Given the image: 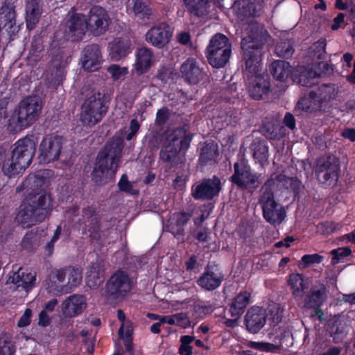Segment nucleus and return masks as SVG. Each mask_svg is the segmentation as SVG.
Wrapping results in <instances>:
<instances>
[{"instance_id": "f257e3e1", "label": "nucleus", "mask_w": 355, "mask_h": 355, "mask_svg": "<svg viewBox=\"0 0 355 355\" xmlns=\"http://www.w3.org/2000/svg\"><path fill=\"white\" fill-rule=\"evenodd\" d=\"M269 36L266 31L258 27H251L247 37L242 38L241 49L245 60L244 76L248 81L250 96L256 100L261 99L267 94L270 88V82L268 75L261 73V62L263 48Z\"/></svg>"}, {"instance_id": "f03ea898", "label": "nucleus", "mask_w": 355, "mask_h": 355, "mask_svg": "<svg viewBox=\"0 0 355 355\" xmlns=\"http://www.w3.org/2000/svg\"><path fill=\"white\" fill-rule=\"evenodd\" d=\"M53 210L51 195L46 191L31 193L21 202L15 221L24 228L43 222Z\"/></svg>"}, {"instance_id": "7ed1b4c3", "label": "nucleus", "mask_w": 355, "mask_h": 355, "mask_svg": "<svg viewBox=\"0 0 355 355\" xmlns=\"http://www.w3.org/2000/svg\"><path fill=\"white\" fill-rule=\"evenodd\" d=\"M123 145L120 142L107 141L98 153L92 171V180L97 185L107 182V176L112 179L118 170Z\"/></svg>"}, {"instance_id": "20e7f679", "label": "nucleus", "mask_w": 355, "mask_h": 355, "mask_svg": "<svg viewBox=\"0 0 355 355\" xmlns=\"http://www.w3.org/2000/svg\"><path fill=\"white\" fill-rule=\"evenodd\" d=\"M42 109V101L37 95L28 96L23 98L10 115L8 128L18 132L33 125L40 117Z\"/></svg>"}, {"instance_id": "39448f33", "label": "nucleus", "mask_w": 355, "mask_h": 355, "mask_svg": "<svg viewBox=\"0 0 355 355\" xmlns=\"http://www.w3.org/2000/svg\"><path fill=\"white\" fill-rule=\"evenodd\" d=\"M275 185L274 179H268L261 187L258 199L263 218L267 223L274 226L280 225L286 216L284 206L275 199Z\"/></svg>"}, {"instance_id": "423d86ee", "label": "nucleus", "mask_w": 355, "mask_h": 355, "mask_svg": "<svg viewBox=\"0 0 355 355\" xmlns=\"http://www.w3.org/2000/svg\"><path fill=\"white\" fill-rule=\"evenodd\" d=\"M107 110L105 94L100 92H93L85 98L81 106L80 121L85 126L94 127L101 121Z\"/></svg>"}, {"instance_id": "0eeeda50", "label": "nucleus", "mask_w": 355, "mask_h": 355, "mask_svg": "<svg viewBox=\"0 0 355 355\" xmlns=\"http://www.w3.org/2000/svg\"><path fill=\"white\" fill-rule=\"evenodd\" d=\"M315 176L319 184L324 189L337 185L340 173V159L332 154H327L316 161Z\"/></svg>"}, {"instance_id": "6e6552de", "label": "nucleus", "mask_w": 355, "mask_h": 355, "mask_svg": "<svg viewBox=\"0 0 355 355\" xmlns=\"http://www.w3.org/2000/svg\"><path fill=\"white\" fill-rule=\"evenodd\" d=\"M232 53V44L227 36L222 33L214 35L205 50L209 64L214 68L224 67Z\"/></svg>"}, {"instance_id": "1a4fd4ad", "label": "nucleus", "mask_w": 355, "mask_h": 355, "mask_svg": "<svg viewBox=\"0 0 355 355\" xmlns=\"http://www.w3.org/2000/svg\"><path fill=\"white\" fill-rule=\"evenodd\" d=\"M233 168V174L229 180L237 188L242 190L256 189L261 184V174L253 172L246 159H241L236 162Z\"/></svg>"}, {"instance_id": "9d476101", "label": "nucleus", "mask_w": 355, "mask_h": 355, "mask_svg": "<svg viewBox=\"0 0 355 355\" xmlns=\"http://www.w3.org/2000/svg\"><path fill=\"white\" fill-rule=\"evenodd\" d=\"M134 286L133 279L127 271L118 268L105 284V293L114 300H123L131 291Z\"/></svg>"}, {"instance_id": "9b49d317", "label": "nucleus", "mask_w": 355, "mask_h": 355, "mask_svg": "<svg viewBox=\"0 0 355 355\" xmlns=\"http://www.w3.org/2000/svg\"><path fill=\"white\" fill-rule=\"evenodd\" d=\"M85 20L87 32L94 37L105 34L111 23L107 11L100 6H93L85 15Z\"/></svg>"}, {"instance_id": "f8f14e48", "label": "nucleus", "mask_w": 355, "mask_h": 355, "mask_svg": "<svg viewBox=\"0 0 355 355\" xmlns=\"http://www.w3.org/2000/svg\"><path fill=\"white\" fill-rule=\"evenodd\" d=\"M101 219L96 205H88L83 209L78 224L83 227V232L89 233V238L93 241H99L101 239Z\"/></svg>"}, {"instance_id": "ddd939ff", "label": "nucleus", "mask_w": 355, "mask_h": 355, "mask_svg": "<svg viewBox=\"0 0 355 355\" xmlns=\"http://www.w3.org/2000/svg\"><path fill=\"white\" fill-rule=\"evenodd\" d=\"M63 142L62 136L54 134L46 135L39 146L40 162L49 164L58 160L61 154Z\"/></svg>"}, {"instance_id": "4468645a", "label": "nucleus", "mask_w": 355, "mask_h": 355, "mask_svg": "<svg viewBox=\"0 0 355 355\" xmlns=\"http://www.w3.org/2000/svg\"><path fill=\"white\" fill-rule=\"evenodd\" d=\"M85 15L76 11L69 12L64 22L65 37L71 42H80L87 31Z\"/></svg>"}, {"instance_id": "2eb2a0df", "label": "nucleus", "mask_w": 355, "mask_h": 355, "mask_svg": "<svg viewBox=\"0 0 355 355\" xmlns=\"http://www.w3.org/2000/svg\"><path fill=\"white\" fill-rule=\"evenodd\" d=\"M225 279V275L220 266L215 261L209 262L203 272L197 279V284L206 291L218 288Z\"/></svg>"}, {"instance_id": "dca6fc26", "label": "nucleus", "mask_w": 355, "mask_h": 355, "mask_svg": "<svg viewBox=\"0 0 355 355\" xmlns=\"http://www.w3.org/2000/svg\"><path fill=\"white\" fill-rule=\"evenodd\" d=\"M222 190L220 179L216 175L203 178L197 185L191 187V196L195 200H211Z\"/></svg>"}, {"instance_id": "f3484780", "label": "nucleus", "mask_w": 355, "mask_h": 355, "mask_svg": "<svg viewBox=\"0 0 355 355\" xmlns=\"http://www.w3.org/2000/svg\"><path fill=\"white\" fill-rule=\"evenodd\" d=\"M36 150V144L33 139L25 137L18 139L13 145L11 156L25 167L32 163Z\"/></svg>"}, {"instance_id": "a211bd4d", "label": "nucleus", "mask_w": 355, "mask_h": 355, "mask_svg": "<svg viewBox=\"0 0 355 355\" xmlns=\"http://www.w3.org/2000/svg\"><path fill=\"white\" fill-rule=\"evenodd\" d=\"M173 35L171 26L162 22L150 28L146 34V40L157 49H162L167 45Z\"/></svg>"}, {"instance_id": "6ab92c4d", "label": "nucleus", "mask_w": 355, "mask_h": 355, "mask_svg": "<svg viewBox=\"0 0 355 355\" xmlns=\"http://www.w3.org/2000/svg\"><path fill=\"white\" fill-rule=\"evenodd\" d=\"M183 80L189 85H197L207 76L206 72L200 67L196 59L188 58L180 67Z\"/></svg>"}, {"instance_id": "aec40b11", "label": "nucleus", "mask_w": 355, "mask_h": 355, "mask_svg": "<svg viewBox=\"0 0 355 355\" xmlns=\"http://www.w3.org/2000/svg\"><path fill=\"white\" fill-rule=\"evenodd\" d=\"M268 313L265 309L254 306L250 307L245 315L244 324L251 334H257L265 326Z\"/></svg>"}, {"instance_id": "412c9836", "label": "nucleus", "mask_w": 355, "mask_h": 355, "mask_svg": "<svg viewBox=\"0 0 355 355\" xmlns=\"http://www.w3.org/2000/svg\"><path fill=\"white\" fill-rule=\"evenodd\" d=\"M65 279L64 270L61 268L51 270L46 280L48 293L54 295L69 293V286H67Z\"/></svg>"}, {"instance_id": "4be33fe9", "label": "nucleus", "mask_w": 355, "mask_h": 355, "mask_svg": "<svg viewBox=\"0 0 355 355\" xmlns=\"http://www.w3.org/2000/svg\"><path fill=\"white\" fill-rule=\"evenodd\" d=\"M101 51L98 44L87 45L82 51V67L89 71L98 70L101 66Z\"/></svg>"}, {"instance_id": "5701e85b", "label": "nucleus", "mask_w": 355, "mask_h": 355, "mask_svg": "<svg viewBox=\"0 0 355 355\" xmlns=\"http://www.w3.org/2000/svg\"><path fill=\"white\" fill-rule=\"evenodd\" d=\"M193 136V134L188 132L185 127H178L168 135L166 143L175 147L184 155L190 147Z\"/></svg>"}, {"instance_id": "b1692460", "label": "nucleus", "mask_w": 355, "mask_h": 355, "mask_svg": "<svg viewBox=\"0 0 355 355\" xmlns=\"http://www.w3.org/2000/svg\"><path fill=\"white\" fill-rule=\"evenodd\" d=\"M327 297L326 286L321 283L315 284L311 286L310 291L304 299V307L308 309L313 307L322 306Z\"/></svg>"}, {"instance_id": "393cba45", "label": "nucleus", "mask_w": 355, "mask_h": 355, "mask_svg": "<svg viewBox=\"0 0 355 355\" xmlns=\"http://www.w3.org/2000/svg\"><path fill=\"white\" fill-rule=\"evenodd\" d=\"M331 98V95L324 94L321 89L318 91H311L308 97L301 98L297 103V107L306 112H311L320 107L323 102Z\"/></svg>"}, {"instance_id": "a878e982", "label": "nucleus", "mask_w": 355, "mask_h": 355, "mask_svg": "<svg viewBox=\"0 0 355 355\" xmlns=\"http://www.w3.org/2000/svg\"><path fill=\"white\" fill-rule=\"evenodd\" d=\"M85 308L86 302L83 295H71L62 304L63 314L69 318L80 314Z\"/></svg>"}, {"instance_id": "bb28decb", "label": "nucleus", "mask_w": 355, "mask_h": 355, "mask_svg": "<svg viewBox=\"0 0 355 355\" xmlns=\"http://www.w3.org/2000/svg\"><path fill=\"white\" fill-rule=\"evenodd\" d=\"M134 64L137 75H143L148 71L153 64V53L150 49L141 47L137 49Z\"/></svg>"}, {"instance_id": "cd10ccee", "label": "nucleus", "mask_w": 355, "mask_h": 355, "mask_svg": "<svg viewBox=\"0 0 355 355\" xmlns=\"http://www.w3.org/2000/svg\"><path fill=\"white\" fill-rule=\"evenodd\" d=\"M132 43L129 38L118 37L110 46L109 56L111 60L117 62L131 52Z\"/></svg>"}, {"instance_id": "c85d7f7f", "label": "nucleus", "mask_w": 355, "mask_h": 355, "mask_svg": "<svg viewBox=\"0 0 355 355\" xmlns=\"http://www.w3.org/2000/svg\"><path fill=\"white\" fill-rule=\"evenodd\" d=\"M42 0H27L26 6V23L28 30L35 28L39 22L42 11Z\"/></svg>"}, {"instance_id": "c756f323", "label": "nucleus", "mask_w": 355, "mask_h": 355, "mask_svg": "<svg viewBox=\"0 0 355 355\" xmlns=\"http://www.w3.org/2000/svg\"><path fill=\"white\" fill-rule=\"evenodd\" d=\"M251 293L245 290L241 291L233 299L230 306V313L232 317H240L250 303Z\"/></svg>"}, {"instance_id": "7c9ffc66", "label": "nucleus", "mask_w": 355, "mask_h": 355, "mask_svg": "<svg viewBox=\"0 0 355 355\" xmlns=\"http://www.w3.org/2000/svg\"><path fill=\"white\" fill-rule=\"evenodd\" d=\"M182 153L175 147H172L170 144H165L159 151V159L166 164L170 168H174L183 162L182 157L180 155Z\"/></svg>"}, {"instance_id": "2f4dec72", "label": "nucleus", "mask_w": 355, "mask_h": 355, "mask_svg": "<svg viewBox=\"0 0 355 355\" xmlns=\"http://www.w3.org/2000/svg\"><path fill=\"white\" fill-rule=\"evenodd\" d=\"M270 71L273 78L280 82H285L290 76L292 78V67L285 60L273 61L270 64Z\"/></svg>"}, {"instance_id": "473e14b6", "label": "nucleus", "mask_w": 355, "mask_h": 355, "mask_svg": "<svg viewBox=\"0 0 355 355\" xmlns=\"http://www.w3.org/2000/svg\"><path fill=\"white\" fill-rule=\"evenodd\" d=\"M287 284L291 288L292 295L295 298L302 296L304 291L308 288L304 276L300 273L291 274L288 277Z\"/></svg>"}, {"instance_id": "72a5a7b5", "label": "nucleus", "mask_w": 355, "mask_h": 355, "mask_svg": "<svg viewBox=\"0 0 355 355\" xmlns=\"http://www.w3.org/2000/svg\"><path fill=\"white\" fill-rule=\"evenodd\" d=\"M1 168L5 176L12 178L21 174L26 167L17 160H14L12 157L8 154V157L3 161Z\"/></svg>"}, {"instance_id": "f704fd0d", "label": "nucleus", "mask_w": 355, "mask_h": 355, "mask_svg": "<svg viewBox=\"0 0 355 355\" xmlns=\"http://www.w3.org/2000/svg\"><path fill=\"white\" fill-rule=\"evenodd\" d=\"M218 156L217 145L213 142H206L205 146L201 148L198 163L201 166H207L210 162L215 161Z\"/></svg>"}, {"instance_id": "c9c22d12", "label": "nucleus", "mask_w": 355, "mask_h": 355, "mask_svg": "<svg viewBox=\"0 0 355 355\" xmlns=\"http://www.w3.org/2000/svg\"><path fill=\"white\" fill-rule=\"evenodd\" d=\"M0 21L3 23V27L11 28L16 24V12L15 6L5 2L0 8Z\"/></svg>"}, {"instance_id": "e433bc0d", "label": "nucleus", "mask_w": 355, "mask_h": 355, "mask_svg": "<svg viewBox=\"0 0 355 355\" xmlns=\"http://www.w3.org/2000/svg\"><path fill=\"white\" fill-rule=\"evenodd\" d=\"M316 77V73L312 70L303 68L300 70L293 71L292 78L293 82L305 87H311L313 85V79Z\"/></svg>"}, {"instance_id": "4c0bfd02", "label": "nucleus", "mask_w": 355, "mask_h": 355, "mask_svg": "<svg viewBox=\"0 0 355 355\" xmlns=\"http://www.w3.org/2000/svg\"><path fill=\"white\" fill-rule=\"evenodd\" d=\"M187 10L198 17L207 14L209 0H184Z\"/></svg>"}, {"instance_id": "58836bf2", "label": "nucleus", "mask_w": 355, "mask_h": 355, "mask_svg": "<svg viewBox=\"0 0 355 355\" xmlns=\"http://www.w3.org/2000/svg\"><path fill=\"white\" fill-rule=\"evenodd\" d=\"M191 218V214L186 211H180L175 214V230L173 227L171 232L179 238L184 235V227L188 223Z\"/></svg>"}, {"instance_id": "ea45409f", "label": "nucleus", "mask_w": 355, "mask_h": 355, "mask_svg": "<svg viewBox=\"0 0 355 355\" xmlns=\"http://www.w3.org/2000/svg\"><path fill=\"white\" fill-rule=\"evenodd\" d=\"M66 272V277L67 276V286H69V293L71 290L77 287L82 281V272L78 268H74L73 266H69L62 268Z\"/></svg>"}, {"instance_id": "a19ab883", "label": "nucleus", "mask_w": 355, "mask_h": 355, "mask_svg": "<svg viewBox=\"0 0 355 355\" xmlns=\"http://www.w3.org/2000/svg\"><path fill=\"white\" fill-rule=\"evenodd\" d=\"M133 12L137 15H140L143 19H150L153 14V10L149 2L144 0H135Z\"/></svg>"}, {"instance_id": "79ce46f5", "label": "nucleus", "mask_w": 355, "mask_h": 355, "mask_svg": "<svg viewBox=\"0 0 355 355\" xmlns=\"http://www.w3.org/2000/svg\"><path fill=\"white\" fill-rule=\"evenodd\" d=\"M16 347L6 334L0 335V355H15Z\"/></svg>"}, {"instance_id": "37998d69", "label": "nucleus", "mask_w": 355, "mask_h": 355, "mask_svg": "<svg viewBox=\"0 0 355 355\" xmlns=\"http://www.w3.org/2000/svg\"><path fill=\"white\" fill-rule=\"evenodd\" d=\"M253 150V157L259 163L262 164L268 159V146L265 141H259L254 144Z\"/></svg>"}, {"instance_id": "c03bdc74", "label": "nucleus", "mask_w": 355, "mask_h": 355, "mask_svg": "<svg viewBox=\"0 0 355 355\" xmlns=\"http://www.w3.org/2000/svg\"><path fill=\"white\" fill-rule=\"evenodd\" d=\"M293 44L290 41H283L277 44L275 52L277 55L283 58L288 59L294 53Z\"/></svg>"}, {"instance_id": "a18cd8bd", "label": "nucleus", "mask_w": 355, "mask_h": 355, "mask_svg": "<svg viewBox=\"0 0 355 355\" xmlns=\"http://www.w3.org/2000/svg\"><path fill=\"white\" fill-rule=\"evenodd\" d=\"M352 251L349 247H342L331 251L332 255L331 263L333 265L343 262L344 259L350 256Z\"/></svg>"}, {"instance_id": "49530a36", "label": "nucleus", "mask_w": 355, "mask_h": 355, "mask_svg": "<svg viewBox=\"0 0 355 355\" xmlns=\"http://www.w3.org/2000/svg\"><path fill=\"white\" fill-rule=\"evenodd\" d=\"M268 315L269 316L270 325L275 327L282 321L284 310L279 304H275L269 309Z\"/></svg>"}, {"instance_id": "de8ad7c7", "label": "nucleus", "mask_w": 355, "mask_h": 355, "mask_svg": "<svg viewBox=\"0 0 355 355\" xmlns=\"http://www.w3.org/2000/svg\"><path fill=\"white\" fill-rule=\"evenodd\" d=\"M194 336L190 335L182 336L180 338V345L178 353L180 355H192L193 347L191 343L193 342Z\"/></svg>"}, {"instance_id": "09e8293b", "label": "nucleus", "mask_w": 355, "mask_h": 355, "mask_svg": "<svg viewBox=\"0 0 355 355\" xmlns=\"http://www.w3.org/2000/svg\"><path fill=\"white\" fill-rule=\"evenodd\" d=\"M322 260L323 257L318 254H304L301 258L299 266L304 269L313 264L320 263Z\"/></svg>"}, {"instance_id": "8fccbe9b", "label": "nucleus", "mask_w": 355, "mask_h": 355, "mask_svg": "<svg viewBox=\"0 0 355 355\" xmlns=\"http://www.w3.org/2000/svg\"><path fill=\"white\" fill-rule=\"evenodd\" d=\"M284 185L286 189L293 192L295 196L299 195L301 191V181L296 177L284 176Z\"/></svg>"}, {"instance_id": "3c124183", "label": "nucleus", "mask_w": 355, "mask_h": 355, "mask_svg": "<svg viewBox=\"0 0 355 355\" xmlns=\"http://www.w3.org/2000/svg\"><path fill=\"white\" fill-rule=\"evenodd\" d=\"M44 50L43 39L40 35H35L33 37L30 54L35 57V59L40 58L41 52Z\"/></svg>"}, {"instance_id": "603ef678", "label": "nucleus", "mask_w": 355, "mask_h": 355, "mask_svg": "<svg viewBox=\"0 0 355 355\" xmlns=\"http://www.w3.org/2000/svg\"><path fill=\"white\" fill-rule=\"evenodd\" d=\"M44 174V172H37L33 175H28V177L22 182V187L24 188L28 187L32 183L37 187L42 186L46 182V178Z\"/></svg>"}, {"instance_id": "864d4df0", "label": "nucleus", "mask_w": 355, "mask_h": 355, "mask_svg": "<svg viewBox=\"0 0 355 355\" xmlns=\"http://www.w3.org/2000/svg\"><path fill=\"white\" fill-rule=\"evenodd\" d=\"M175 76L176 73H175L171 69L166 67H162L158 70L156 78L160 80L162 83L166 84L170 80H173Z\"/></svg>"}, {"instance_id": "5fc2aeb1", "label": "nucleus", "mask_w": 355, "mask_h": 355, "mask_svg": "<svg viewBox=\"0 0 355 355\" xmlns=\"http://www.w3.org/2000/svg\"><path fill=\"white\" fill-rule=\"evenodd\" d=\"M171 112L168 107L164 106L161 107L156 113L155 124L158 126L164 125L169 120Z\"/></svg>"}, {"instance_id": "6e6d98bb", "label": "nucleus", "mask_w": 355, "mask_h": 355, "mask_svg": "<svg viewBox=\"0 0 355 355\" xmlns=\"http://www.w3.org/2000/svg\"><path fill=\"white\" fill-rule=\"evenodd\" d=\"M118 187L120 191L130 193V194H137L138 193L137 190H135L132 188V184L128 180V175L126 174H123L118 182Z\"/></svg>"}, {"instance_id": "4d7b16f0", "label": "nucleus", "mask_w": 355, "mask_h": 355, "mask_svg": "<svg viewBox=\"0 0 355 355\" xmlns=\"http://www.w3.org/2000/svg\"><path fill=\"white\" fill-rule=\"evenodd\" d=\"M239 236L243 239L250 237L253 234V227L248 223H241L236 229Z\"/></svg>"}, {"instance_id": "13d9d810", "label": "nucleus", "mask_w": 355, "mask_h": 355, "mask_svg": "<svg viewBox=\"0 0 355 355\" xmlns=\"http://www.w3.org/2000/svg\"><path fill=\"white\" fill-rule=\"evenodd\" d=\"M114 80H118L128 73L127 68L121 67L117 64H112L107 69Z\"/></svg>"}, {"instance_id": "bf43d9fd", "label": "nucleus", "mask_w": 355, "mask_h": 355, "mask_svg": "<svg viewBox=\"0 0 355 355\" xmlns=\"http://www.w3.org/2000/svg\"><path fill=\"white\" fill-rule=\"evenodd\" d=\"M319 226L322 233L325 234H331L339 228V224L334 221L322 222L319 224Z\"/></svg>"}, {"instance_id": "052dcab7", "label": "nucleus", "mask_w": 355, "mask_h": 355, "mask_svg": "<svg viewBox=\"0 0 355 355\" xmlns=\"http://www.w3.org/2000/svg\"><path fill=\"white\" fill-rule=\"evenodd\" d=\"M132 331L133 328L132 322L128 320L123 323H121L119 329V336L121 338H124V337H132Z\"/></svg>"}, {"instance_id": "680f3d73", "label": "nucleus", "mask_w": 355, "mask_h": 355, "mask_svg": "<svg viewBox=\"0 0 355 355\" xmlns=\"http://www.w3.org/2000/svg\"><path fill=\"white\" fill-rule=\"evenodd\" d=\"M22 280L23 289L25 291H28L35 285L36 277L31 272H24Z\"/></svg>"}, {"instance_id": "e2e57ef3", "label": "nucleus", "mask_w": 355, "mask_h": 355, "mask_svg": "<svg viewBox=\"0 0 355 355\" xmlns=\"http://www.w3.org/2000/svg\"><path fill=\"white\" fill-rule=\"evenodd\" d=\"M32 310L29 308L25 309L23 315L17 322L19 327H25L28 326L31 322Z\"/></svg>"}, {"instance_id": "0e129e2a", "label": "nucleus", "mask_w": 355, "mask_h": 355, "mask_svg": "<svg viewBox=\"0 0 355 355\" xmlns=\"http://www.w3.org/2000/svg\"><path fill=\"white\" fill-rule=\"evenodd\" d=\"M166 319L167 324L180 326L182 324V321L186 319V315L184 313H178L173 315H167Z\"/></svg>"}, {"instance_id": "69168bd1", "label": "nucleus", "mask_w": 355, "mask_h": 355, "mask_svg": "<svg viewBox=\"0 0 355 355\" xmlns=\"http://www.w3.org/2000/svg\"><path fill=\"white\" fill-rule=\"evenodd\" d=\"M24 271L19 268L17 272L13 273L11 280V282L16 285L17 288H19L21 287L23 289V284H22V279L24 277Z\"/></svg>"}, {"instance_id": "338daca9", "label": "nucleus", "mask_w": 355, "mask_h": 355, "mask_svg": "<svg viewBox=\"0 0 355 355\" xmlns=\"http://www.w3.org/2000/svg\"><path fill=\"white\" fill-rule=\"evenodd\" d=\"M255 5L253 3H244L241 8V14L244 17H250L254 15Z\"/></svg>"}, {"instance_id": "774afa93", "label": "nucleus", "mask_w": 355, "mask_h": 355, "mask_svg": "<svg viewBox=\"0 0 355 355\" xmlns=\"http://www.w3.org/2000/svg\"><path fill=\"white\" fill-rule=\"evenodd\" d=\"M283 123L285 126L291 130H294L296 127L295 119L294 116L290 112L286 113L283 119Z\"/></svg>"}]
</instances>
